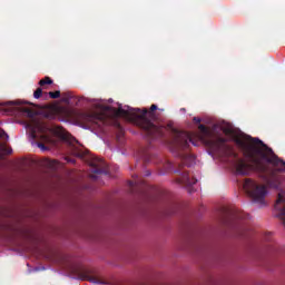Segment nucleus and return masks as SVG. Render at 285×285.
I'll list each match as a JSON object with an SVG mask.
<instances>
[{
    "instance_id": "nucleus-1",
    "label": "nucleus",
    "mask_w": 285,
    "mask_h": 285,
    "mask_svg": "<svg viewBox=\"0 0 285 285\" xmlns=\"http://www.w3.org/2000/svg\"><path fill=\"white\" fill-rule=\"evenodd\" d=\"M235 144L240 148L245 159H248L249 163L237 158V153L226 144V138L214 137L206 140V145L213 153H219L224 157H234L236 159L234 168L237 175L246 176L257 173L269 188L278 189L282 184L278 173H285V161L277 157L273 149L267 147L259 138L244 136L236 138Z\"/></svg>"
},
{
    "instance_id": "nucleus-2",
    "label": "nucleus",
    "mask_w": 285,
    "mask_h": 285,
    "mask_svg": "<svg viewBox=\"0 0 285 285\" xmlns=\"http://www.w3.org/2000/svg\"><path fill=\"white\" fill-rule=\"evenodd\" d=\"M190 144H193V146H197V144H195V140H193V136L189 132L179 131L177 129L173 130L171 153H174V155L176 157H179L180 159L178 169L175 171L178 175L176 183L183 184L184 186H187V188L197 184V178L193 176L190 177V175H188V171L184 169V166L190 168V166L195 164L194 156L181 153V150H187V148L190 147Z\"/></svg>"
},
{
    "instance_id": "nucleus-3",
    "label": "nucleus",
    "mask_w": 285,
    "mask_h": 285,
    "mask_svg": "<svg viewBox=\"0 0 285 285\" xmlns=\"http://www.w3.org/2000/svg\"><path fill=\"white\" fill-rule=\"evenodd\" d=\"M157 110V105H151L150 110L148 109H121L119 108L116 112L117 116L126 117L131 124H135L145 131L146 137L149 139H157L158 137H164V127H159L148 119L153 117Z\"/></svg>"
},
{
    "instance_id": "nucleus-4",
    "label": "nucleus",
    "mask_w": 285,
    "mask_h": 285,
    "mask_svg": "<svg viewBox=\"0 0 285 285\" xmlns=\"http://www.w3.org/2000/svg\"><path fill=\"white\" fill-rule=\"evenodd\" d=\"M243 188L254 204L266 206V197L268 196V188L266 185H262L250 178H246L243 184Z\"/></svg>"
},
{
    "instance_id": "nucleus-5",
    "label": "nucleus",
    "mask_w": 285,
    "mask_h": 285,
    "mask_svg": "<svg viewBox=\"0 0 285 285\" xmlns=\"http://www.w3.org/2000/svg\"><path fill=\"white\" fill-rule=\"evenodd\" d=\"M89 166L92 168L91 173L94 175H106L107 171L106 169L108 168V164H106V161H104V159L94 156L91 157L90 161H89Z\"/></svg>"
},
{
    "instance_id": "nucleus-6",
    "label": "nucleus",
    "mask_w": 285,
    "mask_h": 285,
    "mask_svg": "<svg viewBox=\"0 0 285 285\" xmlns=\"http://www.w3.org/2000/svg\"><path fill=\"white\" fill-rule=\"evenodd\" d=\"M274 208L278 213L277 217L283 222V226H285V198L283 193L278 194Z\"/></svg>"
},
{
    "instance_id": "nucleus-7",
    "label": "nucleus",
    "mask_w": 285,
    "mask_h": 285,
    "mask_svg": "<svg viewBox=\"0 0 285 285\" xmlns=\"http://www.w3.org/2000/svg\"><path fill=\"white\" fill-rule=\"evenodd\" d=\"M19 110L22 112V115H24V117H28L29 119L35 118L37 115V111L30 107H20Z\"/></svg>"
},
{
    "instance_id": "nucleus-8",
    "label": "nucleus",
    "mask_w": 285,
    "mask_h": 285,
    "mask_svg": "<svg viewBox=\"0 0 285 285\" xmlns=\"http://www.w3.org/2000/svg\"><path fill=\"white\" fill-rule=\"evenodd\" d=\"M78 279H87V282H91V284H106V282L99 279L97 276L90 275L78 276Z\"/></svg>"
},
{
    "instance_id": "nucleus-9",
    "label": "nucleus",
    "mask_w": 285,
    "mask_h": 285,
    "mask_svg": "<svg viewBox=\"0 0 285 285\" xmlns=\"http://www.w3.org/2000/svg\"><path fill=\"white\" fill-rule=\"evenodd\" d=\"M57 135H59V137H61V139H65L66 141H69V144L73 145L75 141L77 144V139L76 138H71L70 136L63 134V129H58Z\"/></svg>"
},
{
    "instance_id": "nucleus-10",
    "label": "nucleus",
    "mask_w": 285,
    "mask_h": 285,
    "mask_svg": "<svg viewBox=\"0 0 285 285\" xmlns=\"http://www.w3.org/2000/svg\"><path fill=\"white\" fill-rule=\"evenodd\" d=\"M4 155H12V148L8 147L6 144H0V159H3Z\"/></svg>"
},
{
    "instance_id": "nucleus-11",
    "label": "nucleus",
    "mask_w": 285,
    "mask_h": 285,
    "mask_svg": "<svg viewBox=\"0 0 285 285\" xmlns=\"http://www.w3.org/2000/svg\"><path fill=\"white\" fill-rule=\"evenodd\" d=\"M52 83V80L50 77H45L43 79H41L39 81V86L43 87V86H50Z\"/></svg>"
},
{
    "instance_id": "nucleus-12",
    "label": "nucleus",
    "mask_w": 285,
    "mask_h": 285,
    "mask_svg": "<svg viewBox=\"0 0 285 285\" xmlns=\"http://www.w3.org/2000/svg\"><path fill=\"white\" fill-rule=\"evenodd\" d=\"M48 95H49V97H50L51 99H59V97H61V91H59V90L49 91Z\"/></svg>"
},
{
    "instance_id": "nucleus-13",
    "label": "nucleus",
    "mask_w": 285,
    "mask_h": 285,
    "mask_svg": "<svg viewBox=\"0 0 285 285\" xmlns=\"http://www.w3.org/2000/svg\"><path fill=\"white\" fill-rule=\"evenodd\" d=\"M43 95V89L41 87L37 88V90L33 92L35 99H41Z\"/></svg>"
},
{
    "instance_id": "nucleus-14",
    "label": "nucleus",
    "mask_w": 285,
    "mask_h": 285,
    "mask_svg": "<svg viewBox=\"0 0 285 285\" xmlns=\"http://www.w3.org/2000/svg\"><path fill=\"white\" fill-rule=\"evenodd\" d=\"M116 126H117V128L119 130L118 137H121V135H124V128H121V125L119 122H116Z\"/></svg>"
},
{
    "instance_id": "nucleus-15",
    "label": "nucleus",
    "mask_w": 285,
    "mask_h": 285,
    "mask_svg": "<svg viewBox=\"0 0 285 285\" xmlns=\"http://www.w3.org/2000/svg\"><path fill=\"white\" fill-rule=\"evenodd\" d=\"M198 130H200V132H208V128H206V125H199Z\"/></svg>"
},
{
    "instance_id": "nucleus-16",
    "label": "nucleus",
    "mask_w": 285,
    "mask_h": 285,
    "mask_svg": "<svg viewBox=\"0 0 285 285\" xmlns=\"http://www.w3.org/2000/svg\"><path fill=\"white\" fill-rule=\"evenodd\" d=\"M0 139H8V134H6L3 129H0Z\"/></svg>"
},
{
    "instance_id": "nucleus-17",
    "label": "nucleus",
    "mask_w": 285,
    "mask_h": 285,
    "mask_svg": "<svg viewBox=\"0 0 285 285\" xmlns=\"http://www.w3.org/2000/svg\"><path fill=\"white\" fill-rule=\"evenodd\" d=\"M38 148H40L41 150H48V147H46V145L43 142H37Z\"/></svg>"
},
{
    "instance_id": "nucleus-18",
    "label": "nucleus",
    "mask_w": 285,
    "mask_h": 285,
    "mask_svg": "<svg viewBox=\"0 0 285 285\" xmlns=\"http://www.w3.org/2000/svg\"><path fill=\"white\" fill-rule=\"evenodd\" d=\"M57 164H59V161H57V160L49 161L50 168H57Z\"/></svg>"
},
{
    "instance_id": "nucleus-19",
    "label": "nucleus",
    "mask_w": 285,
    "mask_h": 285,
    "mask_svg": "<svg viewBox=\"0 0 285 285\" xmlns=\"http://www.w3.org/2000/svg\"><path fill=\"white\" fill-rule=\"evenodd\" d=\"M98 119L101 124H106V116L105 115H98Z\"/></svg>"
},
{
    "instance_id": "nucleus-20",
    "label": "nucleus",
    "mask_w": 285,
    "mask_h": 285,
    "mask_svg": "<svg viewBox=\"0 0 285 285\" xmlns=\"http://www.w3.org/2000/svg\"><path fill=\"white\" fill-rule=\"evenodd\" d=\"M38 137H39V136L37 135V129H32V130H31V138H32V139H38Z\"/></svg>"
},
{
    "instance_id": "nucleus-21",
    "label": "nucleus",
    "mask_w": 285,
    "mask_h": 285,
    "mask_svg": "<svg viewBox=\"0 0 285 285\" xmlns=\"http://www.w3.org/2000/svg\"><path fill=\"white\" fill-rule=\"evenodd\" d=\"M42 141H46V144H48V141H50V137L42 135L41 136Z\"/></svg>"
},
{
    "instance_id": "nucleus-22",
    "label": "nucleus",
    "mask_w": 285,
    "mask_h": 285,
    "mask_svg": "<svg viewBox=\"0 0 285 285\" xmlns=\"http://www.w3.org/2000/svg\"><path fill=\"white\" fill-rule=\"evenodd\" d=\"M193 121H195V124H202V118L194 117Z\"/></svg>"
},
{
    "instance_id": "nucleus-23",
    "label": "nucleus",
    "mask_w": 285,
    "mask_h": 285,
    "mask_svg": "<svg viewBox=\"0 0 285 285\" xmlns=\"http://www.w3.org/2000/svg\"><path fill=\"white\" fill-rule=\"evenodd\" d=\"M145 176L150 177V171H146Z\"/></svg>"
},
{
    "instance_id": "nucleus-24",
    "label": "nucleus",
    "mask_w": 285,
    "mask_h": 285,
    "mask_svg": "<svg viewBox=\"0 0 285 285\" xmlns=\"http://www.w3.org/2000/svg\"><path fill=\"white\" fill-rule=\"evenodd\" d=\"M135 181H129V186H135Z\"/></svg>"
},
{
    "instance_id": "nucleus-25",
    "label": "nucleus",
    "mask_w": 285,
    "mask_h": 285,
    "mask_svg": "<svg viewBox=\"0 0 285 285\" xmlns=\"http://www.w3.org/2000/svg\"><path fill=\"white\" fill-rule=\"evenodd\" d=\"M180 110H181L183 112H186V108H181Z\"/></svg>"
},
{
    "instance_id": "nucleus-26",
    "label": "nucleus",
    "mask_w": 285,
    "mask_h": 285,
    "mask_svg": "<svg viewBox=\"0 0 285 285\" xmlns=\"http://www.w3.org/2000/svg\"><path fill=\"white\" fill-rule=\"evenodd\" d=\"M39 130H41V125H38Z\"/></svg>"
},
{
    "instance_id": "nucleus-27",
    "label": "nucleus",
    "mask_w": 285,
    "mask_h": 285,
    "mask_svg": "<svg viewBox=\"0 0 285 285\" xmlns=\"http://www.w3.org/2000/svg\"><path fill=\"white\" fill-rule=\"evenodd\" d=\"M68 161L75 163V160H72V159H69Z\"/></svg>"
},
{
    "instance_id": "nucleus-28",
    "label": "nucleus",
    "mask_w": 285,
    "mask_h": 285,
    "mask_svg": "<svg viewBox=\"0 0 285 285\" xmlns=\"http://www.w3.org/2000/svg\"><path fill=\"white\" fill-rule=\"evenodd\" d=\"M90 177H91L92 179H95V175H91Z\"/></svg>"
},
{
    "instance_id": "nucleus-29",
    "label": "nucleus",
    "mask_w": 285,
    "mask_h": 285,
    "mask_svg": "<svg viewBox=\"0 0 285 285\" xmlns=\"http://www.w3.org/2000/svg\"><path fill=\"white\" fill-rule=\"evenodd\" d=\"M78 157H81V154H78Z\"/></svg>"
}]
</instances>
